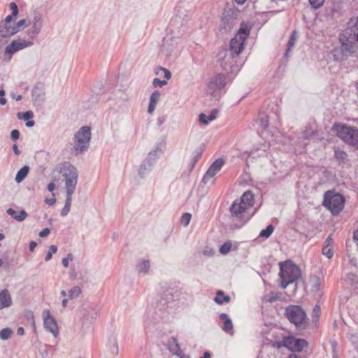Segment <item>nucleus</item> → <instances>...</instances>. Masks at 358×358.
<instances>
[{
  "label": "nucleus",
  "instance_id": "nucleus-31",
  "mask_svg": "<svg viewBox=\"0 0 358 358\" xmlns=\"http://www.w3.org/2000/svg\"><path fill=\"white\" fill-rule=\"evenodd\" d=\"M203 152V149L201 147L197 148L193 152V158L190 162V170H192L198 160L201 157V155Z\"/></svg>",
  "mask_w": 358,
  "mask_h": 358
},
{
  "label": "nucleus",
  "instance_id": "nucleus-19",
  "mask_svg": "<svg viewBox=\"0 0 358 358\" xmlns=\"http://www.w3.org/2000/svg\"><path fill=\"white\" fill-rule=\"evenodd\" d=\"M321 279L317 275H312L310 278V291L315 295L321 296L322 293L320 290Z\"/></svg>",
  "mask_w": 358,
  "mask_h": 358
},
{
  "label": "nucleus",
  "instance_id": "nucleus-7",
  "mask_svg": "<svg viewBox=\"0 0 358 358\" xmlns=\"http://www.w3.org/2000/svg\"><path fill=\"white\" fill-rule=\"evenodd\" d=\"M217 62L220 66L227 72L230 71L231 73L239 70L238 66L234 63L236 55L229 52L227 49H222L217 54Z\"/></svg>",
  "mask_w": 358,
  "mask_h": 358
},
{
  "label": "nucleus",
  "instance_id": "nucleus-33",
  "mask_svg": "<svg viewBox=\"0 0 358 358\" xmlns=\"http://www.w3.org/2000/svg\"><path fill=\"white\" fill-rule=\"evenodd\" d=\"M71 201H72V196L66 195L65 204L61 210V215L62 217L67 215V214L70 211Z\"/></svg>",
  "mask_w": 358,
  "mask_h": 358
},
{
  "label": "nucleus",
  "instance_id": "nucleus-50",
  "mask_svg": "<svg viewBox=\"0 0 358 358\" xmlns=\"http://www.w3.org/2000/svg\"><path fill=\"white\" fill-rule=\"evenodd\" d=\"M152 85L155 87H162L163 86H165L167 85L166 80H161L159 78H155L152 82Z\"/></svg>",
  "mask_w": 358,
  "mask_h": 358
},
{
  "label": "nucleus",
  "instance_id": "nucleus-29",
  "mask_svg": "<svg viewBox=\"0 0 358 358\" xmlns=\"http://www.w3.org/2000/svg\"><path fill=\"white\" fill-rule=\"evenodd\" d=\"M173 301V294L172 292L170 291H166L163 296H162L161 299L159 300V306L162 308H164Z\"/></svg>",
  "mask_w": 358,
  "mask_h": 358
},
{
  "label": "nucleus",
  "instance_id": "nucleus-38",
  "mask_svg": "<svg viewBox=\"0 0 358 358\" xmlns=\"http://www.w3.org/2000/svg\"><path fill=\"white\" fill-rule=\"evenodd\" d=\"M273 229H274V227H273V225L269 224L266 227V228L265 229H263L261 231V232L259 234V236L267 238L271 235V234L273 231Z\"/></svg>",
  "mask_w": 358,
  "mask_h": 358
},
{
  "label": "nucleus",
  "instance_id": "nucleus-44",
  "mask_svg": "<svg viewBox=\"0 0 358 358\" xmlns=\"http://www.w3.org/2000/svg\"><path fill=\"white\" fill-rule=\"evenodd\" d=\"M27 216V212L24 210H21L18 215H15L14 219L17 222H22Z\"/></svg>",
  "mask_w": 358,
  "mask_h": 358
},
{
  "label": "nucleus",
  "instance_id": "nucleus-57",
  "mask_svg": "<svg viewBox=\"0 0 358 358\" xmlns=\"http://www.w3.org/2000/svg\"><path fill=\"white\" fill-rule=\"evenodd\" d=\"M216 113H217V110H212L210 114L208 116V120H209V122L210 121H213V120H215V118H216Z\"/></svg>",
  "mask_w": 358,
  "mask_h": 358
},
{
  "label": "nucleus",
  "instance_id": "nucleus-6",
  "mask_svg": "<svg viewBox=\"0 0 358 358\" xmlns=\"http://www.w3.org/2000/svg\"><path fill=\"white\" fill-rule=\"evenodd\" d=\"M344 203L345 199L342 194L331 190L324 193L323 205L333 215H338L343 210Z\"/></svg>",
  "mask_w": 358,
  "mask_h": 358
},
{
  "label": "nucleus",
  "instance_id": "nucleus-11",
  "mask_svg": "<svg viewBox=\"0 0 358 358\" xmlns=\"http://www.w3.org/2000/svg\"><path fill=\"white\" fill-rule=\"evenodd\" d=\"M185 19L182 17V14L179 15L177 13L176 16L172 19L171 22V34L169 36H167L164 39V46H168L170 45V42L174 41V43L177 44L178 41L180 38L184 33V29H180L178 31L176 34H175V31L173 27L176 26L177 24H180L181 27H182L184 24Z\"/></svg>",
  "mask_w": 358,
  "mask_h": 358
},
{
  "label": "nucleus",
  "instance_id": "nucleus-25",
  "mask_svg": "<svg viewBox=\"0 0 358 358\" xmlns=\"http://www.w3.org/2000/svg\"><path fill=\"white\" fill-rule=\"evenodd\" d=\"M167 345L169 351L173 355H176L181 350L178 341L175 337L172 336L169 338Z\"/></svg>",
  "mask_w": 358,
  "mask_h": 358
},
{
  "label": "nucleus",
  "instance_id": "nucleus-40",
  "mask_svg": "<svg viewBox=\"0 0 358 358\" xmlns=\"http://www.w3.org/2000/svg\"><path fill=\"white\" fill-rule=\"evenodd\" d=\"M281 294L279 292H270L266 297V301L272 303L280 299Z\"/></svg>",
  "mask_w": 358,
  "mask_h": 358
},
{
  "label": "nucleus",
  "instance_id": "nucleus-30",
  "mask_svg": "<svg viewBox=\"0 0 358 358\" xmlns=\"http://www.w3.org/2000/svg\"><path fill=\"white\" fill-rule=\"evenodd\" d=\"M231 299L229 296L224 295L223 291L218 290L217 292V296L214 299V301L216 303L222 305L223 303H229Z\"/></svg>",
  "mask_w": 358,
  "mask_h": 358
},
{
  "label": "nucleus",
  "instance_id": "nucleus-58",
  "mask_svg": "<svg viewBox=\"0 0 358 358\" xmlns=\"http://www.w3.org/2000/svg\"><path fill=\"white\" fill-rule=\"evenodd\" d=\"M332 243H333V239L331 238V236L329 235L326 241H325V245L324 246H327V247H331V245H332Z\"/></svg>",
  "mask_w": 358,
  "mask_h": 358
},
{
  "label": "nucleus",
  "instance_id": "nucleus-56",
  "mask_svg": "<svg viewBox=\"0 0 358 358\" xmlns=\"http://www.w3.org/2000/svg\"><path fill=\"white\" fill-rule=\"evenodd\" d=\"M50 233V231L48 228L43 229L41 231L39 232L38 236L40 237H45Z\"/></svg>",
  "mask_w": 358,
  "mask_h": 358
},
{
  "label": "nucleus",
  "instance_id": "nucleus-9",
  "mask_svg": "<svg viewBox=\"0 0 358 358\" xmlns=\"http://www.w3.org/2000/svg\"><path fill=\"white\" fill-rule=\"evenodd\" d=\"M231 81V77L228 74L218 73L210 78L207 85L208 92L214 94Z\"/></svg>",
  "mask_w": 358,
  "mask_h": 358
},
{
  "label": "nucleus",
  "instance_id": "nucleus-51",
  "mask_svg": "<svg viewBox=\"0 0 358 358\" xmlns=\"http://www.w3.org/2000/svg\"><path fill=\"white\" fill-rule=\"evenodd\" d=\"M10 9L12 10V15L16 17L18 14V8L15 2H12L9 5Z\"/></svg>",
  "mask_w": 358,
  "mask_h": 358
},
{
  "label": "nucleus",
  "instance_id": "nucleus-54",
  "mask_svg": "<svg viewBox=\"0 0 358 358\" xmlns=\"http://www.w3.org/2000/svg\"><path fill=\"white\" fill-rule=\"evenodd\" d=\"M199 122L204 124H208L209 123V120H208V116L204 113H201L199 115Z\"/></svg>",
  "mask_w": 358,
  "mask_h": 358
},
{
  "label": "nucleus",
  "instance_id": "nucleus-13",
  "mask_svg": "<svg viewBox=\"0 0 358 358\" xmlns=\"http://www.w3.org/2000/svg\"><path fill=\"white\" fill-rule=\"evenodd\" d=\"M248 210V209L242 205L238 199L235 200L230 207L231 216L244 222L248 220V217L245 216Z\"/></svg>",
  "mask_w": 358,
  "mask_h": 358
},
{
  "label": "nucleus",
  "instance_id": "nucleus-49",
  "mask_svg": "<svg viewBox=\"0 0 358 358\" xmlns=\"http://www.w3.org/2000/svg\"><path fill=\"white\" fill-rule=\"evenodd\" d=\"M315 136V132L310 128H306L303 132V137L306 139H310Z\"/></svg>",
  "mask_w": 358,
  "mask_h": 358
},
{
  "label": "nucleus",
  "instance_id": "nucleus-35",
  "mask_svg": "<svg viewBox=\"0 0 358 358\" xmlns=\"http://www.w3.org/2000/svg\"><path fill=\"white\" fill-rule=\"evenodd\" d=\"M139 272L147 273L150 268V262L148 260L141 261L137 266Z\"/></svg>",
  "mask_w": 358,
  "mask_h": 358
},
{
  "label": "nucleus",
  "instance_id": "nucleus-32",
  "mask_svg": "<svg viewBox=\"0 0 358 358\" xmlns=\"http://www.w3.org/2000/svg\"><path fill=\"white\" fill-rule=\"evenodd\" d=\"M348 155L345 152L341 150L339 148L334 150V157L339 164H344L347 160Z\"/></svg>",
  "mask_w": 358,
  "mask_h": 358
},
{
  "label": "nucleus",
  "instance_id": "nucleus-60",
  "mask_svg": "<svg viewBox=\"0 0 358 358\" xmlns=\"http://www.w3.org/2000/svg\"><path fill=\"white\" fill-rule=\"evenodd\" d=\"M176 355L180 357V358H190V356L185 354L182 350L176 354Z\"/></svg>",
  "mask_w": 358,
  "mask_h": 358
},
{
  "label": "nucleus",
  "instance_id": "nucleus-16",
  "mask_svg": "<svg viewBox=\"0 0 358 358\" xmlns=\"http://www.w3.org/2000/svg\"><path fill=\"white\" fill-rule=\"evenodd\" d=\"M33 42L27 41L24 39H17L12 41V43L6 46L5 53L12 55L20 50L25 48L31 47L33 45Z\"/></svg>",
  "mask_w": 358,
  "mask_h": 358
},
{
  "label": "nucleus",
  "instance_id": "nucleus-42",
  "mask_svg": "<svg viewBox=\"0 0 358 358\" xmlns=\"http://www.w3.org/2000/svg\"><path fill=\"white\" fill-rule=\"evenodd\" d=\"M28 24L29 23H27V20L23 19L18 21L14 27L15 28V30H17V32H19L20 30H22L27 27Z\"/></svg>",
  "mask_w": 358,
  "mask_h": 358
},
{
  "label": "nucleus",
  "instance_id": "nucleus-8",
  "mask_svg": "<svg viewBox=\"0 0 358 358\" xmlns=\"http://www.w3.org/2000/svg\"><path fill=\"white\" fill-rule=\"evenodd\" d=\"M337 136L345 143L358 148V129L344 125L336 128Z\"/></svg>",
  "mask_w": 358,
  "mask_h": 358
},
{
  "label": "nucleus",
  "instance_id": "nucleus-17",
  "mask_svg": "<svg viewBox=\"0 0 358 358\" xmlns=\"http://www.w3.org/2000/svg\"><path fill=\"white\" fill-rule=\"evenodd\" d=\"M224 164V160L222 158L217 159L209 167L204 176L203 177L202 182L207 183L208 181L212 178L216 173H217L221 168Z\"/></svg>",
  "mask_w": 358,
  "mask_h": 358
},
{
  "label": "nucleus",
  "instance_id": "nucleus-1",
  "mask_svg": "<svg viewBox=\"0 0 358 358\" xmlns=\"http://www.w3.org/2000/svg\"><path fill=\"white\" fill-rule=\"evenodd\" d=\"M339 41L343 57H350L356 52L358 48V17L350 20L348 27L341 34Z\"/></svg>",
  "mask_w": 358,
  "mask_h": 358
},
{
  "label": "nucleus",
  "instance_id": "nucleus-27",
  "mask_svg": "<svg viewBox=\"0 0 358 358\" xmlns=\"http://www.w3.org/2000/svg\"><path fill=\"white\" fill-rule=\"evenodd\" d=\"M29 171V167L28 166H24L21 168L17 173L15 176V182L17 183H20L22 182L25 178L27 176Z\"/></svg>",
  "mask_w": 358,
  "mask_h": 358
},
{
  "label": "nucleus",
  "instance_id": "nucleus-43",
  "mask_svg": "<svg viewBox=\"0 0 358 358\" xmlns=\"http://www.w3.org/2000/svg\"><path fill=\"white\" fill-rule=\"evenodd\" d=\"M231 243L230 242H226L224 243L220 248V252L221 254L225 255L227 254L231 248Z\"/></svg>",
  "mask_w": 358,
  "mask_h": 358
},
{
  "label": "nucleus",
  "instance_id": "nucleus-3",
  "mask_svg": "<svg viewBox=\"0 0 358 358\" xmlns=\"http://www.w3.org/2000/svg\"><path fill=\"white\" fill-rule=\"evenodd\" d=\"M285 315L298 330L305 329L308 324V319L303 309L295 305H289L285 308Z\"/></svg>",
  "mask_w": 358,
  "mask_h": 358
},
{
  "label": "nucleus",
  "instance_id": "nucleus-53",
  "mask_svg": "<svg viewBox=\"0 0 358 358\" xmlns=\"http://www.w3.org/2000/svg\"><path fill=\"white\" fill-rule=\"evenodd\" d=\"M20 137V131L17 129H13L10 132V138L13 141H16Z\"/></svg>",
  "mask_w": 358,
  "mask_h": 358
},
{
  "label": "nucleus",
  "instance_id": "nucleus-64",
  "mask_svg": "<svg viewBox=\"0 0 358 358\" xmlns=\"http://www.w3.org/2000/svg\"><path fill=\"white\" fill-rule=\"evenodd\" d=\"M13 150L16 155H19L21 153L20 150L18 149L17 144L13 145Z\"/></svg>",
  "mask_w": 358,
  "mask_h": 358
},
{
  "label": "nucleus",
  "instance_id": "nucleus-23",
  "mask_svg": "<svg viewBox=\"0 0 358 358\" xmlns=\"http://www.w3.org/2000/svg\"><path fill=\"white\" fill-rule=\"evenodd\" d=\"M161 94L159 91H154L150 97V102L148 108V113L152 114L156 108V106L159 100Z\"/></svg>",
  "mask_w": 358,
  "mask_h": 358
},
{
  "label": "nucleus",
  "instance_id": "nucleus-2",
  "mask_svg": "<svg viewBox=\"0 0 358 358\" xmlns=\"http://www.w3.org/2000/svg\"><path fill=\"white\" fill-rule=\"evenodd\" d=\"M279 266L280 286L282 289H285L289 284L296 282L301 277V269L290 260L281 262Z\"/></svg>",
  "mask_w": 358,
  "mask_h": 358
},
{
  "label": "nucleus",
  "instance_id": "nucleus-22",
  "mask_svg": "<svg viewBox=\"0 0 358 358\" xmlns=\"http://www.w3.org/2000/svg\"><path fill=\"white\" fill-rule=\"evenodd\" d=\"M239 202L243 205L248 210L250 209L254 205V194L251 191H247L243 193L241 197Z\"/></svg>",
  "mask_w": 358,
  "mask_h": 358
},
{
  "label": "nucleus",
  "instance_id": "nucleus-20",
  "mask_svg": "<svg viewBox=\"0 0 358 358\" xmlns=\"http://www.w3.org/2000/svg\"><path fill=\"white\" fill-rule=\"evenodd\" d=\"M13 301L8 289H3L0 292V310L11 306Z\"/></svg>",
  "mask_w": 358,
  "mask_h": 358
},
{
  "label": "nucleus",
  "instance_id": "nucleus-41",
  "mask_svg": "<svg viewBox=\"0 0 358 358\" xmlns=\"http://www.w3.org/2000/svg\"><path fill=\"white\" fill-rule=\"evenodd\" d=\"M57 251V247L56 245H50V247L49 248V250L45 255V260L46 262L50 261L52 259V254L56 253Z\"/></svg>",
  "mask_w": 358,
  "mask_h": 358
},
{
  "label": "nucleus",
  "instance_id": "nucleus-39",
  "mask_svg": "<svg viewBox=\"0 0 358 358\" xmlns=\"http://www.w3.org/2000/svg\"><path fill=\"white\" fill-rule=\"evenodd\" d=\"M110 349L112 353L115 354V355H118V345L117 339L115 338L110 339Z\"/></svg>",
  "mask_w": 358,
  "mask_h": 358
},
{
  "label": "nucleus",
  "instance_id": "nucleus-47",
  "mask_svg": "<svg viewBox=\"0 0 358 358\" xmlns=\"http://www.w3.org/2000/svg\"><path fill=\"white\" fill-rule=\"evenodd\" d=\"M308 1H309L310 4L311 5V6L315 9H317V8H319L320 7H321L323 5L324 1V0H308Z\"/></svg>",
  "mask_w": 358,
  "mask_h": 358
},
{
  "label": "nucleus",
  "instance_id": "nucleus-10",
  "mask_svg": "<svg viewBox=\"0 0 358 358\" xmlns=\"http://www.w3.org/2000/svg\"><path fill=\"white\" fill-rule=\"evenodd\" d=\"M62 176L65 181L66 196H72L78 182V171L74 166H70L64 170Z\"/></svg>",
  "mask_w": 358,
  "mask_h": 358
},
{
  "label": "nucleus",
  "instance_id": "nucleus-21",
  "mask_svg": "<svg viewBox=\"0 0 358 358\" xmlns=\"http://www.w3.org/2000/svg\"><path fill=\"white\" fill-rule=\"evenodd\" d=\"M17 33L14 26L10 24H6L5 23H0V37L1 38H10L14 34Z\"/></svg>",
  "mask_w": 358,
  "mask_h": 358
},
{
  "label": "nucleus",
  "instance_id": "nucleus-62",
  "mask_svg": "<svg viewBox=\"0 0 358 358\" xmlns=\"http://www.w3.org/2000/svg\"><path fill=\"white\" fill-rule=\"evenodd\" d=\"M45 201L48 205L52 206L56 202V199L55 198L46 199Z\"/></svg>",
  "mask_w": 358,
  "mask_h": 358
},
{
  "label": "nucleus",
  "instance_id": "nucleus-37",
  "mask_svg": "<svg viewBox=\"0 0 358 358\" xmlns=\"http://www.w3.org/2000/svg\"><path fill=\"white\" fill-rule=\"evenodd\" d=\"M161 151L162 150L160 149H156L150 152L145 159L148 160L149 162H152L153 164L155 159L159 157Z\"/></svg>",
  "mask_w": 358,
  "mask_h": 358
},
{
  "label": "nucleus",
  "instance_id": "nucleus-45",
  "mask_svg": "<svg viewBox=\"0 0 358 358\" xmlns=\"http://www.w3.org/2000/svg\"><path fill=\"white\" fill-rule=\"evenodd\" d=\"M322 254L325 255L328 259H331L334 255L332 248L324 246L322 248Z\"/></svg>",
  "mask_w": 358,
  "mask_h": 358
},
{
  "label": "nucleus",
  "instance_id": "nucleus-48",
  "mask_svg": "<svg viewBox=\"0 0 358 358\" xmlns=\"http://www.w3.org/2000/svg\"><path fill=\"white\" fill-rule=\"evenodd\" d=\"M159 71H162L164 73V78H166L167 80H169L171 78V73L169 70H168L167 69H165L164 67H162V66H159L157 69V71H156V74H158L159 73Z\"/></svg>",
  "mask_w": 358,
  "mask_h": 358
},
{
  "label": "nucleus",
  "instance_id": "nucleus-46",
  "mask_svg": "<svg viewBox=\"0 0 358 358\" xmlns=\"http://www.w3.org/2000/svg\"><path fill=\"white\" fill-rule=\"evenodd\" d=\"M191 217V214L188 213H185L182 215L181 218V222L184 226L187 227L189 224Z\"/></svg>",
  "mask_w": 358,
  "mask_h": 358
},
{
  "label": "nucleus",
  "instance_id": "nucleus-52",
  "mask_svg": "<svg viewBox=\"0 0 358 358\" xmlns=\"http://www.w3.org/2000/svg\"><path fill=\"white\" fill-rule=\"evenodd\" d=\"M273 346L276 348H281L282 347L285 348V337L280 341H275L273 343Z\"/></svg>",
  "mask_w": 358,
  "mask_h": 358
},
{
  "label": "nucleus",
  "instance_id": "nucleus-15",
  "mask_svg": "<svg viewBox=\"0 0 358 358\" xmlns=\"http://www.w3.org/2000/svg\"><path fill=\"white\" fill-rule=\"evenodd\" d=\"M308 345L305 339L296 338L292 336L285 337V348L292 352H300Z\"/></svg>",
  "mask_w": 358,
  "mask_h": 358
},
{
  "label": "nucleus",
  "instance_id": "nucleus-18",
  "mask_svg": "<svg viewBox=\"0 0 358 358\" xmlns=\"http://www.w3.org/2000/svg\"><path fill=\"white\" fill-rule=\"evenodd\" d=\"M235 18L229 15H224L222 18L221 24L220 26V31L227 33L235 26Z\"/></svg>",
  "mask_w": 358,
  "mask_h": 358
},
{
  "label": "nucleus",
  "instance_id": "nucleus-12",
  "mask_svg": "<svg viewBox=\"0 0 358 358\" xmlns=\"http://www.w3.org/2000/svg\"><path fill=\"white\" fill-rule=\"evenodd\" d=\"M30 28L27 31V34L30 38H35L40 34L43 26V18L39 13L34 15L32 20L29 21Z\"/></svg>",
  "mask_w": 358,
  "mask_h": 358
},
{
  "label": "nucleus",
  "instance_id": "nucleus-34",
  "mask_svg": "<svg viewBox=\"0 0 358 358\" xmlns=\"http://www.w3.org/2000/svg\"><path fill=\"white\" fill-rule=\"evenodd\" d=\"M13 331L10 327L3 328L0 331V338L3 341L8 340L11 337Z\"/></svg>",
  "mask_w": 358,
  "mask_h": 358
},
{
  "label": "nucleus",
  "instance_id": "nucleus-55",
  "mask_svg": "<svg viewBox=\"0 0 358 358\" xmlns=\"http://www.w3.org/2000/svg\"><path fill=\"white\" fill-rule=\"evenodd\" d=\"M34 117V114L31 111H26L22 114L23 120L27 121L31 119Z\"/></svg>",
  "mask_w": 358,
  "mask_h": 358
},
{
  "label": "nucleus",
  "instance_id": "nucleus-59",
  "mask_svg": "<svg viewBox=\"0 0 358 358\" xmlns=\"http://www.w3.org/2000/svg\"><path fill=\"white\" fill-rule=\"evenodd\" d=\"M13 17H14L12 14L8 15L3 21L0 22V23H5L6 24H10L12 21Z\"/></svg>",
  "mask_w": 358,
  "mask_h": 358
},
{
  "label": "nucleus",
  "instance_id": "nucleus-4",
  "mask_svg": "<svg viewBox=\"0 0 358 358\" xmlns=\"http://www.w3.org/2000/svg\"><path fill=\"white\" fill-rule=\"evenodd\" d=\"M251 27L244 22L241 24V27L238 31L237 34L231 40L229 44V52L238 57L243 51L245 41L249 36Z\"/></svg>",
  "mask_w": 358,
  "mask_h": 358
},
{
  "label": "nucleus",
  "instance_id": "nucleus-28",
  "mask_svg": "<svg viewBox=\"0 0 358 358\" xmlns=\"http://www.w3.org/2000/svg\"><path fill=\"white\" fill-rule=\"evenodd\" d=\"M152 162H149L147 159H145L141 166H140L138 174L141 178H143L145 175H146L152 167Z\"/></svg>",
  "mask_w": 358,
  "mask_h": 358
},
{
  "label": "nucleus",
  "instance_id": "nucleus-63",
  "mask_svg": "<svg viewBox=\"0 0 358 358\" xmlns=\"http://www.w3.org/2000/svg\"><path fill=\"white\" fill-rule=\"evenodd\" d=\"M261 122H262V125L264 127V129H266L268 126V120H267V117H262L261 119Z\"/></svg>",
  "mask_w": 358,
  "mask_h": 358
},
{
  "label": "nucleus",
  "instance_id": "nucleus-26",
  "mask_svg": "<svg viewBox=\"0 0 358 358\" xmlns=\"http://www.w3.org/2000/svg\"><path fill=\"white\" fill-rule=\"evenodd\" d=\"M299 35L298 33L296 31H293L291 36L289 39V41L287 43V47L285 53V57H288L289 52L292 51V48H294L296 41L298 40Z\"/></svg>",
  "mask_w": 358,
  "mask_h": 358
},
{
  "label": "nucleus",
  "instance_id": "nucleus-36",
  "mask_svg": "<svg viewBox=\"0 0 358 358\" xmlns=\"http://www.w3.org/2000/svg\"><path fill=\"white\" fill-rule=\"evenodd\" d=\"M81 293V289L78 286H75L69 292V297L71 299H77Z\"/></svg>",
  "mask_w": 358,
  "mask_h": 358
},
{
  "label": "nucleus",
  "instance_id": "nucleus-5",
  "mask_svg": "<svg viewBox=\"0 0 358 358\" xmlns=\"http://www.w3.org/2000/svg\"><path fill=\"white\" fill-rule=\"evenodd\" d=\"M91 139V129L87 126L82 127L74 135L73 151L78 155L87 151Z\"/></svg>",
  "mask_w": 358,
  "mask_h": 358
},
{
  "label": "nucleus",
  "instance_id": "nucleus-14",
  "mask_svg": "<svg viewBox=\"0 0 358 358\" xmlns=\"http://www.w3.org/2000/svg\"><path fill=\"white\" fill-rule=\"evenodd\" d=\"M43 325L45 329L52 334L54 337H57L59 331L58 326L55 319L50 315V312L49 310H45L43 312Z\"/></svg>",
  "mask_w": 358,
  "mask_h": 358
},
{
  "label": "nucleus",
  "instance_id": "nucleus-24",
  "mask_svg": "<svg viewBox=\"0 0 358 358\" xmlns=\"http://www.w3.org/2000/svg\"><path fill=\"white\" fill-rule=\"evenodd\" d=\"M220 319L223 322L222 329L224 331L229 333L233 329L232 321L227 313H221Z\"/></svg>",
  "mask_w": 358,
  "mask_h": 358
},
{
  "label": "nucleus",
  "instance_id": "nucleus-61",
  "mask_svg": "<svg viewBox=\"0 0 358 358\" xmlns=\"http://www.w3.org/2000/svg\"><path fill=\"white\" fill-rule=\"evenodd\" d=\"M6 213H7L9 215H10L11 217H13V218H14L15 215H17V214H16V211H15L14 209H13V208H8V209H7Z\"/></svg>",
  "mask_w": 358,
  "mask_h": 358
}]
</instances>
